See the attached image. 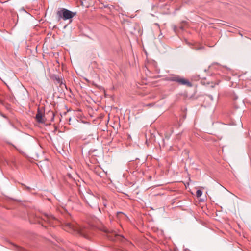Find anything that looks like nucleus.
Listing matches in <instances>:
<instances>
[{"label": "nucleus", "mask_w": 251, "mask_h": 251, "mask_svg": "<svg viewBox=\"0 0 251 251\" xmlns=\"http://www.w3.org/2000/svg\"><path fill=\"white\" fill-rule=\"evenodd\" d=\"M57 15L59 19L63 18L64 20H66L72 18L75 15V13H73L68 9L62 8L57 12Z\"/></svg>", "instance_id": "1"}, {"label": "nucleus", "mask_w": 251, "mask_h": 251, "mask_svg": "<svg viewBox=\"0 0 251 251\" xmlns=\"http://www.w3.org/2000/svg\"><path fill=\"white\" fill-rule=\"evenodd\" d=\"M102 230L108 234L107 237L111 240H117L120 238L124 239L123 236H121L116 234L115 231H114L113 229H109L106 227H103Z\"/></svg>", "instance_id": "2"}, {"label": "nucleus", "mask_w": 251, "mask_h": 251, "mask_svg": "<svg viewBox=\"0 0 251 251\" xmlns=\"http://www.w3.org/2000/svg\"><path fill=\"white\" fill-rule=\"evenodd\" d=\"M171 80L175 81L181 85H186L189 87H191L192 84L187 79L181 77L179 76H174L171 78Z\"/></svg>", "instance_id": "3"}, {"label": "nucleus", "mask_w": 251, "mask_h": 251, "mask_svg": "<svg viewBox=\"0 0 251 251\" xmlns=\"http://www.w3.org/2000/svg\"><path fill=\"white\" fill-rule=\"evenodd\" d=\"M63 228L65 230H66L68 232L71 230L78 231L80 229L79 227L76 226L70 223H65Z\"/></svg>", "instance_id": "4"}, {"label": "nucleus", "mask_w": 251, "mask_h": 251, "mask_svg": "<svg viewBox=\"0 0 251 251\" xmlns=\"http://www.w3.org/2000/svg\"><path fill=\"white\" fill-rule=\"evenodd\" d=\"M36 119L39 123H43L45 122V117L42 112L39 110L36 115Z\"/></svg>", "instance_id": "5"}, {"label": "nucleus", "mask_w": 251, "mask_h": 251, "mask_svg": "<svg viewBox=\"0 0 251 251\" xmlns=\"http://www.w3.org/2000/svg\"><path fill=\"white\" fill-rule=\"evenodd\" d=\"M202 192L201 190H198L196 192V196L197 197H200L202 195Z\"/></svg>", "instance_id": "6"}, {"label": "nucleus", "mask_w": 251, "mask_h": 251, "mask_svg": "<svg viewBox=\"0 0 251 251\" xmlns=\"http://www.w3.org/2000/svg\"><path fill=\"white\" fill-rule=\"evenodd\" d=\"M119 214H120V215H121L122 216H119V218H124L123 217H122V216H125L124 214H123L122 213L120 212V213H119Z\"/></svg>", "instance_id": "7"}, {"label": "nucleus", "mask_w": 251, "mask_h": 251, "mask_svg": "<svg viewBox=\"0 0 251 251\" xmlns=\"http://www.w3.org/2000/svg\"><path fill=\"white\" fill-rule=\"evenodd\" d=\"M117 251H127L126 250L123 249H119Z\"/></svg>", "instance_id": "8"}, {"label": "nucleus", "mask_w": 251, "mask_h": 251, "mask_svg": "<svg viewBox=\"0 0 251 251\" xmlns=\"http://www.w3.org/2000/svg\"><path fill=\"white\" fill-rule=\"evenodd\" d=\"M128 243H129V244L130 245H132V244H131V243H130V242H129Z\"/></svg>", "instance_id": "9"}]
</instances>
